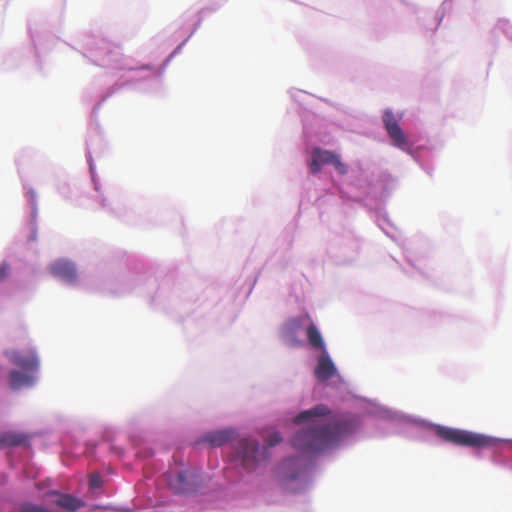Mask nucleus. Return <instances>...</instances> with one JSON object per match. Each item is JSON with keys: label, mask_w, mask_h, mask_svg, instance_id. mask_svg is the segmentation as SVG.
Segmentation results:
<instances>
[{"label": "nucleus", "mask_w": 512, "mask_h": 512, "mask_svg": "<svg viewBox=\"0 0 512 512\" xmlns=\"http://www.w3.org/2000/svg\"><path fill=\"white\" fill-rule=\"evenodd\" d=\"M328 413L327 406L320 404L297 415L294 419L296 424L308 421L310 425L295 434L292 439L293 447L303 453H317L356 429V422L346 416H336L327 422L314 419Z\"/></svg>", "instance_id": "obj_1"}, {"label": "nucleus", "mask_w": 512, "mask_h": 512, "mask_svg": "<svg viewBox=\"0 0 512 512\" xmlns=\"http://www.w3.org/2000/svg\"><path fill=\"white\" fill-rule=\"evenodd\" d=\"M436 433L442 440L460 446L484 447L490 444L488 437L460 429L438 427Z\"/></svg>", "instance_id": "obj_2"}, {"label": "nucleus", "mask_w": 512, "mask_h": 512, "mask_svg": "<svg viewBox=\"0 0 512 512\" xmlns=\"http://www.w3.org/2000/svg\"><path fill=\"white\" fill-rule=\"evenodd\" d=\"M263 458L259 442L253 438H242L237 442L236 459L246 470H254Z\"/></svg>", "instance_id": "obj_3"}, {"label": "nucleus", "mask_w": 512, "mask_h": 512, "mask_svg": "<svg viewBox=\"0 0 512 512\" xmlns=\"http://www.w3.org/2000/svg\"><path fill=\"white\" fill-rule=\"evenodd\" d=\"M386 132L393 146L405 153H412L415 144L414 139L404 132L388 112H386Z\"/></svg>", "instance_id": "obj_4"}, {"label": "nucleus", "mask_w": 512, "mask_h": 512, "mask_svg": "<svg viewBox=\"0 0 512 512\" xmlns=\"http://www.w3.org/2000/svg\"><path fill=\"white\" fill-rule=\"evenodd\" d=\"M307 320L309 321V325L306 328V335L309 344L316 350L325 351V343L323 337L318 330L317 326L311 321L308 315L303 317L292 318L287 322V330L290 332H295L301 328L303 322Z\"/></svg>", "instance_id": "obj_5"}, {"label": "nucleus", "mask_w": 512, "mask_h": 512, "mask_svg": "<svg viewBox=\"0 0 512 512\" xmlns=\"http://www.w3.org/2000/svg\"><path fill=\"white\" fill-rule=\"evenodd\" d=\"M5 355L9 358L11 364L37 374L39 368V359L34 350L27 351H6Z\"/></svg>", "instance_id": "obj_6"}, {"label": "nucleus", "mask_w": 512, "mask_h": 512, "mask_svg": "<svg viewBox=\"0 0 512 512\" xmlns=\"http://www.w3.org/2000/svg\"><path fill=\"white\" fill-rule=\"evenodd\" d=\"M196 484L195 475L188 471L178 472L169 477V487L176 494L188 493L193 491Z\"/></svg>", "instance_id": "obj_7"}, {"label": "nucleus", "mask_w": 512, "mask_h": 512, "mask_svg": "<svg viewBox=\"0 0 512 512\" xmlns=\"http://www.w3.org/2000/svg\"><path fill=\"white\" fill-rule=\"evenodd\" d=\"M36 378V373L13 369L9 372L8 384L11 390L18 391L32 387L36 382Z\"/></svg>", "instance_id": "obj_8"}, {"label": "nucleus", "mask_w": 512, "mask_h": 512, "mask_svg": "<svg viewBox=\"0 0 512 512\" xmlns=\"http://www.w3.org/2000/svg\"><path fill=\"white\" fill-rule=\"evenodd\" d=\"M51 273L67 283H75L77 271L74 264L68 260L59 259L50 266Z\"/></svg>", "instance_id": "obj_9"}, {"label": "nucleus", "mask_w": 512, "mask_h": 512, "mask_svg": "<svg viewBox=\"0 0 512 512\" xmlns=\"http://www.w3.org/2000/svg\"><path fill=\"white\" fill-rule=\"evenodd\" d=\"M314 373L319 381H326L335 375L336 367L327 350L322 351L318 357L317 366L315 367Z\"/></svg>", "instance_id": "obj_10"}, {"label": "nucleus", "mask_w": 512, "mask_h": 512, "mask_svg": "<svg viewBox=\"0 0 512 512\" xmlns=\"http://www.w3.org/2000/svg\"><path fill=\"white\" fill-rule=\"evenodd\" d=\"M234 437L235 431L233 429H223L206 433L203 436V441L212 447H220L230 442Z\"/></svg>", "instance_id": "obj_11"}, {"label": "nucleus", "mask_w": 512, "mask_h": 512, "mask_svg": "<svg viewBox=\"0 0 512 512\" xmlns=\"http://www.w3.org/2000/svg\"><path fill=\"white\" fill-rule=\"evenodd\" d=\"M52 494L58 496L54 503L65 510L76 511L85 505L81 499L71 494H60L58 492H53Z\"/></svg>", "instance_id": "obj_12"}, {"label": "nucleus", "mask_w": 512, "mask_h": 512, "mask_svg": "<svg viewBox=\"0 0 512 512\" xmlns=\"http://www.w3.org/2000/svg\"><path fill=\"white\" fill-rule=\"evenodd\" d=\"M27 439L25 434L14 431L0 433V449L23 445Z\"/></svg>", "instance_id": "obj_13"}, {"label": "nucleus", "mask_w": 512, "mask_h": 512, "mask_svg": "<svg viewBox=\"0 0 512 512\" xmlns=\"http://www.w3.org/2000/svg\"><path fill=\"white\" fill-rule=\"evenodd\" d=\"M313 154L316 156V158L320 161L322 165L331 164L336 156V153L321 148H315L313 150Z\"/></svg>", "instance_id": "obj_14"}, {"label": "nucleus", "mask_w": 512, "mask_h": 512, "mask_svg": "<svg viewBox=\"0 0 512 512\" xmlns=\"http://www.w3.org/2000/svg\"><path fill=\"white\" fill-rule=\"evenodd\" d=\"M339 174H346L348 172L347 165L344 164L340 157L336 154L335 159L331 163Z\"/></svg>", "instance_id": "obj_15"}, {"label": "nucleus", "mask_w": 512, "mask_h": 512, "mask_svg": "<svg viewBox=\"0 0 512 512\" xmlns=\"http://www.w3.org/2000/svg\"><path fill=\"white\" fill-rule=\"evenodd\" d=\"M339 174H346L348 172L347 165L344 164L340 157L336 154L335 159L331 163Z\"/></svg>", "instance_id": "obj_16"}, {"label": "nucleus", "mask_w": 512, "mask_h": 512, "mask_svg": "<svg viewBox=\"0 0 512 512\" xmlns=\"http://www.w3.org/2000/svg\"><path fill=\"white\" fill-rule=\"evenodd\" d=\"M282 441V437L279 432H274L269 436V439L267 441V445L269 447L275 446L276 444L280 443Z\"/></svg>", "instance_id": "obj_17"}, {"label": "nucleus", "mask_w": 512, "mask_h": 512, "mask_svg": "<svg viewBox=\"0 0 512 512\" xmlns=\"http://www.w3.org/2000/svg\"><path fill=\"white\" fill-rule=\"evenodd\" d=\"M322 164L316 158V156L312 153V161L310 163V170L313 174H317L320 171Z\"/></svg>", "instance_id": "obj_18"}, {"label": "nucleus", "mask_w": 512, "mask_h": 512, "mask_svg": "<svg viewBox=\"0 0 512 512\" xmlns=\"http://www.w3.org/2000/svg\"><path fill=\"white\" fill-rule=\"evenodd\" d=\"M89 485L92 488H99L102 485V479L99 475H91Z\"/></svg>", "instance_id": "obj_19"}, {"label": "nucleus", "mask_w": 512, "mask_h": 512, "mask_svg": "<svg viewBox=\"0 0 512 512\" xmlns=\"http://www.w3.org/2000/svg\"><path fill=\"white\" fill-rule=\"evenodd\" d=\"M9 270L10 267L7 263L0 264V282L8 276Z\"/></svg>", "instance_id": "obj_20"}]
</instances>
